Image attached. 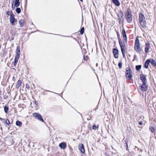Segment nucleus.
<instances>
[{"mask_svg":"<svg viewBox=\"0 0 156 156\" xmlns=\"http://www.w3.org/2000/svg\"><path fill=\"white\" fill-rule=\"evenodd\" d=\"M20 5V2L19 0H15V5L14 7L16 6V7H18Z\"/></svg>","mask_w":156,"mask_h":156,"instance_id":"nucleus-17","label":"nucleus"},{"mask_svg":"<svg viewBox=\"0 0 156 156\" xmlns=\"http://www.w3.org/2000/svg\"><path fill=\"white\" fill-rule=\"evenodd\" d=\"M141 68V66L140 65H137L136 66V68L137 71L140 70Z\"/></svg>","mask_w":156,"mask_h":156,"instance_id":"nucleus-23","label":"nucleus"},{"mask_svg":"<svg viewBox=\"0 0 156 156\" xmlns=\"http://www.w3.org/2000/svg\"><path fill=\"white\" fill-rule=\"evenodd\" d=\"M113 52L114 55V57L115 58H118V50L115 48H114L113 50Z\"/></svg>","mask_w":156,"mask_h":156,"instance_id":"nucleus-12","label":"nucleus"},{"mask_svg":"<svg viewBox=\"0 0 156 156\" xmlns=\"http://www.w3.org/2000/svg\"><path fill=\"white\" fill-rule=\"evenodd\" d=\"M135 50L138 53H140L141 50V48L140 46V41L138 37H136L134 45Z\"/></svg>","mask_w":156,"mask_h":156,"instance_id":"nucleus-3","label":"nucleus"},{"mask_svg":"<svg viewBox=\"0 0 156 156\" xmlns=\"http://www.w3.org/2000/svg\"><path fill=\"white\" fill-rule=\"evenodd\" d=\"M118 66L120 69H121L122 67V64L121 62H119L118 64Z\"/></svg>","mask_w":156,"mask_h":156,"instance_id":"nucleus-31","label":"nucleus"},{"mask_svg":"<svg viewBox=\"0 0 156 156\" xmlns=\"http://www.w3.org/2000/svg\"><path fill=\"white\" fill-rule=\"evenodd\" d=\"M19 59V58L16 57H15L14 61H15V62H17L18 61Z\"/></svg>","mask_w":156,"mask_h":156,"instance_id":"nucleus-32","label":"nucleus"},{"mask_svg":"<svg viewBox=\"0 0 156 156\" xmlns=\"http://www.w3.org/2000/svg\"><path fill=\"white\" fill-rule=\"evenodd\" d=\"M96 128H97V126L96 125H94L93 126V127H92V129H93L95 130L96 129Z\"/></svg>","mask_w":156,"mask_h":156,"instance_id":"nucleus-33","label":"nucleus"},{"mask_svg":"<svg viewBox=\"0 0 156 156\" xmlns=\"http://www.w3.org/2000/svg\"><path fill=\"white\" fill-rule=\"evenodd\" d=\"M4 119H2L0 117V120H4Z\"/></svg>","mask_w":156,"mask_h":156,"instance_id":"nucleus-39","label":"nucleus"},{"mask_svg":"<svg viewBox=\"0 0 156 156\" xmlns=\"http://www.w3.org/2000/svg\"><path fill=\"white\" fill-rule=\"evenodd\" d=\"M122 34L123 36V38L124 41H126L127 42V37L126 33V31L124 29L122 30Z\"/></svg>","mask_w":156,"mask_h":156,"instance_id":"nucleus-13","label":"nucleus"},{"mask_svg":"<svg viewBox=\"0 0 156 156\" xmlns=\"http://www.w3.org/2000/svg\"><path fill=\"white\" fill-rule=\"evenodd\" d=\"M150 60L149 59H147L146 60L144 64L145 68L146 69L148 68V65L150 63Z\"/></svg>","mask_w":156,"mask_h":156,"instance_id":"nucleus-16","label":"nucleus"},{"mask_svg":"<svg viewBox=\"0 0 156 156\" xmlns=\"http://www.w3.org/2000/svg\"><path fill=\"white\" fill-rule=\"evenodd\" d=\"M19 23L20 25V26L22 27L23 26L24 23V20L23 19H21L19 21Z\"/></svg>","mask_w":156,"mask_h":156,"instance_id":"nucleus-21","label":"nucleus"},{"mask_svg":"<svg viewBox=\"0 0 156 156\" xmlns=\"http://www.w3.org/2000/svg\"><path fill=\"white\" fill-rule=\"evenodd\" d=\"M33 116L36 119H37L41 121L42 122H44V121L42 119V116L41 115L38 113H35L33 114Z\"/></svg>","mask_w":156,"mask_h":156,"instance_id":"nucleus-6","label":"nucleus"},{"mask_svg":"<svg viewBox=\"0 0 156 156\" xmlns=\"http://www.w3.org/2000/svg\"><path fill=\"white\" fill-rule=\"evenodd\" d=\"M16 52H18V51L19 52H20V47H17L16 48Z\"/></svg>","mask_w":156,"mask_h":156,"instance_id":"nucleus-34","label":"nucleus"},{"mask_svg":"<svg viewBox=\"0 0 156 156\" xmlns=\"http://www.w3.org/2000/svg\"><path fill=\"white\" fill-rule=\"evenodd\" d=\"M140 90L144 91H146L148 88V85L147 84V83L140 84Z\"/></svg>","mask_w":156,"mask_h":156,"instance_id":"nucleus-5","label":"nucleus"},{"mask_svg":"<svg viewBox=\"0 0 156 156\" xmlns=\"http://www.w3.org/2000/svg\"><path fill=\"white\" fill-rule=\"evenodd\" d=\"M113 2L116 5L119 6L120 5V3L118 0H113Z\"/></svg>","mask_w":156,"mask_h":156,"instance_id":"nucleus-18","label":"nucleus"},{"mask_svg":"<svg viewBox=\"0 0 156 156\" xmlns=\"http://www.w3.org/2000/svg\"><path fill=\"white\" fill-rule=\"evenodd\" d=\"M80 0V1L81 2H83V0Z\"/></svg>","mask_w":156,"mask_h":156,"instance_id":"nucleus-41","label":"nucleus"},{"mask_svg":"<svg viewBox=\"0 0 156 156\" xmlns=\"http://www.w3.org/2000/svg\"><path fill=\"white\" fill-rule=\"evenodd\" d=\"M16 124L17 126H21L22 125V122L19 121H17L16 122Z\"/></svg>","mask_w":156,"mask_h":156,"instance_id":"nucleus-22","label":"nucleus"},{"mask_svg":"<svg viewBox=\"0 0 156 156\" xmlns=\"http://www.w3.org/2000/svg\"><path fill=\"white\" fill-rule=\"evenodd\" d=\"M13 4H12V8L13 9Z\"/></svg>","mask_w":156,"mask_h":156,"instance_id":"nucleus-40","label":"nucleus"},{"mask_svg":"<svg viewBox=\"0 0 156 156\" xmlns=\"http://www.w3.org/2000/svg\"><path fill=\"white\" fill-rule=\"evenodd\" d=\"M84 27H82L81 28L80 30V33L81 34H83V33L84 32Z\"/></svg>","mask_w":156,"mask_h":156,"instance_id":"nucleus-28","label":"nucleus"},{"mask_svg":"<svg viewBox=\"0 0 156 156\" xmlns=\"http://www.w3.org/2000/svg\"><path fill=\"white\" fill-rule=\"evenodd\" d=\"M20 53V52H19L18 51V52H16V55L15 57L19 58Z\"/></svg>","mask_w":156,"mask_h":156,"instance_id":"nucleus-30","label":"nucleus"},{"mask_svg":"<svg viewBox=\"0 0 156 156\" xmlns=\"http://www.w3.org/2000/svg\"><path fill=\"white\" fill-rule=\"evenodd\" d=\"M125 51H124L123 52H122V54H123V58H126L125 55Z\"/></svg>","mask_w":156,"mask_h":156,"instance_id":"nucleus-35","label":"nucleus"},{"mask_svg":"<svg viewBox=\"0 0 156 156\" xmlns=\"http://www.w3.org/2000/svg\"><path fill=\"white\" fill-rule=\"evenodd\" d=\"M7 14L8 15H10L11 16V15H13L12 13V11H7L6 12Z\"/></svg>","mask_w":156,"mask_h":156,"instance_id":"nucleus-26","label":"nucleus"},{"mask_svg":"<svg viewBox=\"0 0 156 156\" xmlns=\"http://www.w3.org/2000/svg\"><path fill=\"white\" fill-rule=\"evenodd\" d=\"M125 144L126 145V149H128V144L127 143H125Z\"/></svg>","mask_w":156,"mask_h":156,"instance_id":"nucleus-38","label":"nucleus"},{"mask_svg":"<svg viewBox=\"0 0 156 156\" xmlns=\"http://www.w3.org/2000/svg\"><path fill=\"white\" fill-rule=\"evenodd\" d=\"M10 23L12 25H14L15 23L17 22V20L15 18L14 15H11L9 18Z\"/></svg>","mask_w":156,"mask_h":156,"instance_id":"nucleus-8","label":"nucleus"},{"mask_svg":"<svg viewBox=\"0 0 156 156\" xmlns=\"http://www.w3.org/2000/svg\"><path fill=\"white\" fill-rule=\"evenodd\" d=\"M139 22L141 27L144 28L146 27V23L145 18L144 14L141 13L139 14Z\"/></svg>","mask_w":156,"mask_h":156,"instance_id":"nucleus-1","label":"nucleus"},{"mask_svg":"<svg viewBox=\"0 0 156 156\" xmlns=\"http://www.w3.org/2000/svg\"><path fill=\"white\" fill-rule=\"evenodd\" d=\"M139 124L140 125H143V122L142 121H140L139 122Z\"/></svg>","mask_w":156,"mask_h":156,"instance_id":"nucleus-36","label":"nucleus"},{"mask_svg":"<svg viewBox=\"0 0 156 156\" xmlns=\"http://www.w3.org/2000/svg\"><path fill=\"white\" fill-rule=\"evenodd\" d=\"M79 150L83 153H85V149L83 145L82 144H80L78 145Z\"/></svg>","mask_w":156,"mask_h":156,"instance_id":"nucleus-9","label":"nucleus"},{"mask_svg":"<svg viewBox=\"0 0 156 156\" xmlns=\"http://www.w3.org/2000/svg\"><path fill=\"white\" fill-rule=\"evenodd\" d=\"M126 19L128 23H131L132 21V11L130 9H128L126 13Z\"/></svg>","mask_w":156,"mask_h":156,"instance_id":"nucleus-2","label":"nucleus"},{"mask_svg":"<svg viewBox=\"0 0 156 156\" xmlns=\"http://www.w3.org/2000/svg\"><path fill=\"white\" fill-rule=\"evenodd\" d=\"M16 11L18 14H19L21 12V9L19 8H17L16 9Z\"/></svg>","mask_w":156,"mask_h":156,"instance_id":"nucleus-25","label":"nucleus"},{"mask_svg":"<svg viewBox=\"0 0 156 156\" xmlns=\"http://www.w3.org/2000/svg\"><path fill=\"white\" fill-rule=\"evenodd\" d=\"M5 122L6 124L9 126H10L11 125V123H10L9 121V119H6L5 121Z\"/></svg>","mask_w":156,"mask_h":156,"instance_id":"nucleus-24","label":"nucleus"},{"mask_svg":"<svg viewBox=\"0 0 156 156\" xmlns=\"http://www.w3.org/2000/svg\"><path fill=\"white\" fill-rule=\"evenodd\" d=\"M140 77L143 83H147V81L145 75L141 74L140 76Z\"/></svg>","mask_w":156,"mask_h":156,"instance_id":"nucleus-10","label":"nucleus"},{"mask_svg":"<svg viewBox=\"0 0 156 156\" xmlns=\"http://www.w3.org/2000/svg\"><path fill=\"white\" fill-rule=\"evenodd\" d=\"M150 47V44L149 42H147L145 44V52L146 53H147L148 52L149 50V48Z\"/></svg>","mask_w":156,"mask_h":156,"instance_id":"nucleus-11","label":"nucleus"},{"mask_svg":"<svg viewBox=\"0 0 156 156\" xmlns=\"http://www.w3.org/2000/svg\"><path fill=\"white\" fill-rule=\"evenodd\" d=\"M119 43L121 47V51L123 52L126 50V48L125 44L122 42L121 40L119 39Z\"/></svg>","mask_w":156,"mask_h":156,"instance_id":"nucleus-7","label":"nucleus"},{"mask_svg":"<svg viewBox=\"0 0 156 156\" xmlns=\"http://www.w3.org/2000/svg\"><path fill=\"white\" fill-rule=\"evenodd\" d=\"M22 83V81L21 80H19L17 82V83L16 85V87L17 89H18L20 86L21 85Z\"/></svg>","mask_w":156,"mask_h":156,"instance_id":"nucleus-19","label":"nucleus"},{"mask_svg":"<svg viewBox=\"0 0 156 156\" xmlns=\"http://www.w3.org/2000/svg\"><path fill=\"white\" fill-rule=\"evenodd\" d=\"M118 16L119 17V20L120 21L121 19L123 17V14L122 12H120L118 14Z\"/></svg>","mask_w":156,"mask_h":156,"instance_id":"nucleus-15","label":"nucleus"},{"mask_svg":"<svg viewBox=\"0 0 156 156\" xmlns=\"http://www.w3.org/2000/svg\"><path fill=\"white\" fill-rule=\"evenodd\" d=\"M8 107L5 106L4 107V110L5 112L6 113H7V111H8Z\"/></svg>","mask_w":156,"mask_h":156,"instance_id":"nucleus-29","label":"nucleus"},{"mask_svg":"<svg viewBox=\"0 0 156 156\" xmlns=\"http://www.w3.org/2000/svg\"><path fill=\"white\" fill-rule=\"evenodd\" d=\"M151 64L154 66H156V61L153 59H151L150 60Z\"/></svg>","mask_w":156,"mask_h":156,"instance_id":"nucleus-20","label":"nucleus"},{"mask_svg":"<svg viewBox=\"0 0 156 156\" xmlns=\"http://www.w3.org/2000/svg\"><path fill=\"white\" fill-rule=\"evenodd\" d=\"M150 129L152 133H153L155 131L154 127L152 126L150 128Z\"/></svg>","mask_w":156,"mask_h":156,"instance_id":"nucleus-27","label":"nucleus"},{"mask_svg":"<svg viewBox=\"0 0 156 156\" xmlns=\"http://www.w3.org/2000/svg\"><path fill=\"white\" fill-rule=\"evenodd\" d=\"M59 146L61 149H64L66 147V145L65 143L62 142L59 144Z\"/></svg>","mask_w":156,"mask_h":156,"instance_id":"nucleus-14","label":"nucleus"},{"mask_svg":"<svg viewBox=\"0 0 156 156\" xmlns=\"http://www.w3.org/2000/svg\"><path fill=\"white\" fill-rule=\"evenodd\" d=\"M126 77L127 79H130L132 77L133 73L132 70L130 67L126 68Z\"/></svg>","mask_w":156,"mask_h":156,"instance_id":"nucleus-4","label":"nucleus"},{"mask_svg":"<svg viewBox=\"0 0 156 156\" xmlns=\"http://www.w3.org/2000/svg\"><path fill=\"white\" fill-rule=\"evenodd\" d=\"M17 62H15V61H14V62H13V64H14V66H16V64H17Z\"/></svg>","mask_w":156,"mask_h":156,"instance_id":"nucleus-37","label":"nucleus"}]
</instances>
